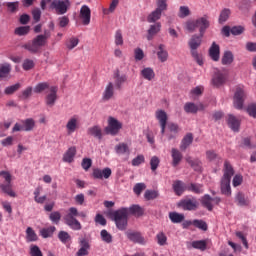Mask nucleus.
<instances>
[{"instance_id":"nucleus-1","label":"nucleus","mask_w":256,"mask_h":256,"mask_svg":"<svg viewBox=\"0 0 256 256\" xmlns=\"http://www.w3.org/2000/svg\"><path fill=\"white\" fill-rule=\"evenodd\" d=\"M224 174L221 179L220 191L222 195L231 197V177L235 175V170L229 161L224 162Z\"/></svg>"},{"instance_id":"nucleus-2","label":"nucleus","mask_w":256,"mask_h":256,"mask_svg":"<svg viewBox=\"0 0 256 256\" xmlns=\"http://www.w3.org/2000/svg\"><path fill=\"white\" fill-rule=\"evenodd\" d=\"M109 217L114 221L119 231H125L129 223V209L122 207L116 211L109 212Z\"/></svg>"},{"instance_id":"nucleus-3","label":"nucleus","mask_w":256,"mask_h":256,"mask_svg":"<svg viewBox=\"0 0 256 256\" xmlns=\"http://www.w3.org/2000/svg\"><path fill=\"white\" fill-rule=\"evenodd\" d=\"M51 37V31L44 30V34L37 35L32 42H28L23 45V49L29 51L30 53H39L41 51V47H45L47 45V40Z\"/></svg>"},{"instance_id":"nucleus-4","label":"nucleus","mask_w":256,"mask_h":256,"mask_svg":"<svg viewBox=\"0 0 256 256\" xmlns=\"http://www.w3.org/2000/svg\"><path fill=\"white\" fill-rule=\"evenodd\" d=\"M209 25H210L209 17L203 16L194 21L187 22L186 29L188 31H195V29H199V33L201 37H203L207 29H209Z\"/></svg>"},{"instance_id":"nucleus-5","label":"nucleus","mask_w":256,"mask_h":256,"mask_svg":"<svg viewBox=\"0 0 256 256\" xmlns=\"http://www.w3.org/2000/svg\"><path fill=\"white\" fill-rule=\"evenodd\" d=\"M75 217H79V211L77 208L71 207L68 210V214L64 216V222L70 229H73V231H81V222H79Z\"/></svg>"},{"instance_id":"nucleus-6","label":"nucleus","mask_w":256,"mask_h":256,"mask_svg":"<svg viewBox=\"0 0 256 256\" xmlns=\"http://www.w3.org/2000/svg\"><path fill=\"white\" fill-rule=\"evenodd\" d=\"M202 42H203V36H201V34L193 35L188 42L191 55L195 59V61L198 63V65H203V58H201V56H199V53L197 52V49L201 47Z\"/></svg>"},{"instance_id":"nucleus-7","label":"nucleus","mask_w":256,"mask_h":256,"mask_svg":"<svg viewBox=\"0 0 256 256\" xmlns=\"http://www.w3.org/2000/svg\"><path fill=\"white\" fill-rule=\"evenodd\" d=\"M121 129H123V123L119 122V120H117L116 118L110 116L108 118V126L105 128L107 135H118Z\"/></svg>"},{"instance_id":"nucleus-8","label":"nucleus","mask_w":256,"mask_h":256,"mask_svg":"<svg viewBox=\"0 0 256 256\" xmlns=\"http://www.w3.org/2000/svg\"><path fill=\"white\" fill-rule=\"evenodd\" d=\"M71 7V2L69 0H54L51 3V8L55 9L57 15H65Z\"/></svg>"},{"instance_id":"nucleus-9","label":"nucleus","mask_w":256,"mask_h":256,"mask_svg":"<svg viewBox=\"0 0 256 256\" xmlns=\"http://www.w3.org/2000/svg\"><path fill=\"white\" fill-rule=\"evenodd\" d=\"M247 97V93L243 89V87H237L234 93V107L235 109H243V103H245V99Z\"/></svg>"},{"instance_id":"nucleus-10","label":"nucleus","mask_w":256,"mask_h":256,"mask_svg":"<svg viewBox=\"0 0 256 256\" xmlns=\"http://www.w3.org/2000/svg\"><path fill=\"white\" fill-rule=\"evenodd\" d=\"M178 206H180L184 211H197L199 209V201L197 198H186L179 202Z\"/></svg>"},{"instance_id":"nucleus-11","label":"nucleus","mask_w":256,"mask_h":256,"mask_svg":"<svg viewBox=\"0 0 256 256\" xmlns=\"http://www.w3.org/2000/svg\"><path fill=\"white\" fill-rule=\"evenodd\" d=\"M200 203L208 211H213L214 205H219L221 203V198L219 197L212 198L211 195L205 194L204 196L201 197Z\"/></svg>"},{"instance_id":"nucleus-12","label":"nucleus","mask_w":256,"mask_h":256,"mask_svg":"<svg viewBox=\"0 0 256 256\" xmlns=\"http://www.w3.org/2000/svg\"><path fill=\"white\" fill-rule=\"evenodd\" d=\"M113 171H111V168L106 167L104 169L101 170V168H93L92 169V177L93 179H109V177H111Z\"/></svg>"},{"instance_id":"nucleus-13","label":"nucleus","mask_w":256,"mask_h":256,"mask_svg":"<svg viewBox=\"0 0 256 256\" xmlns=\"http://www.w3.org/2000/svg\"><path fill=\"white\" fill-rule=\"evenodd\" d=\"M80 248L76 252V256H87L89 255V251L91 250V244L89 243V239L80 238L79 239Z\"/></svg>"},{"instance_id":"nucleus-14","label":"nucleus","mask_w":256,"mask_h":256,"mask_svg":"<svg viewBox=\"0 0 256 256\" xmlns=\"http://www.w3.org/2000/svg\"><path fill=\"white\" fill-rule=\"evenodd\" d=\"M226 81L227 74L221 72V70H216L212 78V85H214V87H221V85H225Z\"/></svg>"},{"instance_id":"nucleus-15","label":"nucleus","mask_w":256,"mask_h":256,"mask_svg":"<svg viewBox=\"0 0 256 256\" xmlns=\"http://www.w3.org/2000/svg\"><path fill=\"white\" fill-rule=\"evenodd\" d=\"M156 119L161 127V135H165V129L167 128V112L165 110L156 111Z\"/></svg>"},{"instance_id":"nucleus-16","label":"nucleus","mask_w":256,"mask_h":256,"mask_svg":"<svg viewBox=\"0 0 256 256\" xmlns=\"http://www.w3.org/2000/svg\"><path fill=\"white\" fill-rule=\"evenodd\" d=\"M79 17L82 21V25H89V23H91V8L87 5H83L80 9Z\"/></svg>"},{"instance_id":"nucleus-17","label":"nucleus","mask_w":256,"mask_h":256,"mask_svg":"<svg viewBox=\"0 0 256 256\" xmlns=\"http://www.w3.org/2000/svg\"><path fill=\"white\" fill-rule=\"evenodd\" d=\"M125 235L133 243H138L139 245H145V243H147L145 241V238L143 236H141V233H139V232L127 231L125 233Z\"/></svg>"},{"instance_id":"nucleus-18","label":"nucleus","mask_w":256,"mask_h":256,"mask_svg":"<svg viewBox=\"0 0 256 256\" xmlns=\"http://www.w3.org/2000/svg\"><path fill=\"white\" fill-rule=\"evenodd\" d=\"M173 191L175 195L181 197L185 191H187V185L184 184L181 180H175L172 184Z\"/></svg>"},{"instance_id":"nucleus-19","label":"nucleus","mask_w":256,"mask_h":256,"mask_svg":"<svg viewBox=\"0 0 256 256\" xmlns=\"http://www.w3.org/2000/svg\"><path fill=\"white\" fill-rule=\"evenodd\" d=\"M228 127L232 129L235 133L239 132V127H241V120L235 117L233 114L228 115Z\"/></svg>"},{"instance_id":"nucleus-20","label":"nucleus","mask_w":256,"mask_h":256,"mask_svg":"<svg viewBox=\"0 0 256 256\" xmlns=\"http://www.w3.org/2000/svg\"><path fill=\"white\" fill-rule=\"evenodd\" d=\"M113 95H115V86L112 82H109L104 89L102 99L104 101H110V99H113Z\"/></svg>"},{"instance_id":"nucleus-21","label":"nucleus","mask_w":256,"mask_h":256,"mask_svg":"<svg viewBox=\"0 0 256 256\" xmlns=\"http://www.w3.org/2000/svg\"><path fill=\"white\" fill-rule=\"evenodd\" d=\"M171 157L172 167H177L181 163V161H183V154L177 148L171 149Z\"/></svg>"},{"instance_id":"nucleus-22","label":"nucleus","mask_w":256,"mask_h":256,"mask_svg":"<svg viewBox=\"0 0 256 256\" xmlns=\"http://www.w3.org/2000/svg\"><path fill=\"white\" fill-rule=\"evenodd\" d=\"M55 101H57V87L51 86L50 93L46 96V105L53 107V105H55Z\"/></svg>"},{"instance_id":"nucleus-23","label":"nucleus","mask_w":256,"mask_h":256,"mask_svg":"<svg viewBox=\"0 0 256 256\" xmlns=\"http://www.w3.org/2000/svg\"><path fill=\"white\" fill-rule=\"evenodd\" d=\"M205 109V107L203 106V104H199V106H197L195 103L193 102H187L184 105V111L185 113H192L195 114L197 113L199 110L203 111Z\"/></svg>"},{"instance_id":"nucleus-24","label":"nucleus","mask_w":256,"mask_h":256,"mask_svg":"<svg viewBox=\"0 0 256 256\" xmlns=\"http://www.w3.org/2000/svg\"><path fill=\"white\" fill-rule=\"evenodd\" d=\"M78 128H79V120L77 119V117L70 118L66 124L68 135L75 133V131H77Z\"/></svg>"},{"instance_id":"nucleus-25","label":"nucleus","mask_w":256,"mask_h":256,"mask_svg":"<svg viewBox=\"0 0 256 256\" xmlns=\"http://www.w3.org/2000/svg\"><path fill=\"white\" fill-rule=\"evenodd\" d=\"M0 189L3 193L8 195L9 197H17L15 191H13V183L12 182H3L0 184Z\"/></svg>"},{"instance_id":"nucleus-26","label":"nucleus","mask_w":256,"mask_h":256,"mask_svg":"<svg viewBox=\"0 0 256 256\" xmlns=\"http://www.w3.org/2000/svg\"><path fill=\"white\" fill-rule=\"evenodd\" d=\"M75 155H77V148L72 146L63 155L64 163H73Z\"/></svg>"},{"instance_id":"nucleus-27","label":"nucleus","mask_w":256,"mask_h":256,"mask_svg":"<svg viewBox=\"0 0 256 256\" xmlns=\"http://www.w3.org/2000/svg\"><path fill=\"white\" fill-rule=\"evenodd\" d=\"M193 144V134L187 133L180 143V150L187 151V149Z\"/></svg>"},{"instance_id":"nucleus-28","label":"nucleus","mask_w":256,"mask_h":256,"mask_svg":"<svg viewBox=\"0 0 256 256\" xmlns=\"http://www.w3.org/2000/svg\"><path fill=\"white\" fill-rule=\"evenodd\" d=\"M186 189L187 191H190L191 193H195L196 195H201L205 192V188L203 184H199V183H190Z\"/></svg>"},{"instance_id":"nucleus-29","label":"nucleus","mask_w":256,"mask_h":256,"mask_svg":"<svg viewBox=\"0 0 256 256\" xmlns=\"http://www.w3.org/2000/svg\"><path fill=\"white\" fill-rule=\"evenodd\" d=\"M168 131L169 133L167 134V137L169 141H172V139H177V135L179 133V125L175 123H169Z\"/></svg>"},{"instance_id":"nucleus-30","label":"nucleus","mask_w":256,"mask_h":256,"mask_svg":"<svg viewBox=\"0 0 256 256\" xmlns=\"http://www.w3.org/2000/svg\"><path fill=\"white\" fill-rule=\"evenodd\" d=\"M87 134L99 140L103 139V130L99 126H92L88 128Z\"/></svg>"},{"instance_id":"nucleus-31","label":"nucleus","mask_w":256,"mask_h":256,"mask_svg":"<svg viewBox=\"0 0 256 256\" xmlns=\"http://www.w3.org/2000/svg\"><path fill=\"white\" fill-rule=\"evenodd\" d=\"M115 151L117 155H131V150L129 149V145H127V143H119L115 146Z\"/></svg>"},{"instance_id":"nucleus-32","label":"nucleus","mask_w":256,"mask_h":256,"mask_svg":"<svg viewBox=\"0 0 256 256\" xmlns=\"http://www.w3.org/2000/svg\"><path fill=\"white\" fill-rule=\"evenodd\" d=\"M157 57H158L159 61H161V63H165V61H167V59H169V52H167V50H165V45L160 44L158 46Z\"/></svg>"},{"instance_id":"nucleus-33","label":"nucleus","mask_w":256,"mask_h":256,"mask_svg":"<svg viewBox=\"0 0 256 256\" xmlns=\"http://www.w3.org/2000/svg\"><path fill=\"white\" fill-rule=\"evenodd\" d=\"M159 31H161V23L157 22L151 25L150 28L148 29V41H151V39H153V37H155V35H157Z\"/></svg>"},{"instance_id":"nucleus-34","label":"nucleus","mask_w":256,"mask_h":256,"mask_svg":"<svg viewBox=\"0 0 256 256\" xmlns=\"http://www.w3.org/2000/svg\"><path fill=\"white\" fill-rule=\"evenodd\" d=\"M22 123V130L29 132L35 129V120L33 118H27L25 120H21Z\"/></svg>"},{"instance_id":"nucleus-35","label":"nucleus","mask_w":256,"mask_h":256,"mask_svg":"<svg viewBox=\"0 0 256 256\" xmlns=\"http://www.w3.org/2000/svg\"><path fill=\"white\" fill-rule=\"evenodd\" d=\"M35 241H39V236H37L35 230H33L31 227H28L26 229V242L35 243Z\"/></svg>"},{"instance_id":"nucleus-36","label":"nucleus","mask_w":256,"mask_h":256,"mask_svg":"<svg viewBox=\"0 0 256 256\" xmlns=\"http://www.w3.org/2000/svg\"><path fill=\"white\" fill-rule=\"evenodd\" d=\"M209 55L212 60L219 61L220 48L215 42L212 43V46L209 49Z\"/></svg>"},{"instance_id":"nucleus-37","label":"nucleus","mask_w":256,"mask_h":256,"mask_svg":"<svg viewBox=\"0 0 256 256\" xmlns=\"http://www.w3.org/2000/svg\"><path fill=\"white\" fill-rule=\"evenodd\" d=\"M233 61H235V56L233 55V52L225 51L221 59L222 65H231Z\"/></svg>"},{"instance_id":"nucleus-38","label":"nucleus","mask_w":256,"mask_h":256,"mask_svg":"<svg viewBox=\"0 0 256 256\" xmlns=\"http://www.w3.org/2000/svg\"><path fill=\"white\" fill-rule=\"evenodd\" d=\"M162 13H163V11L156 8L153 12H151L148 15V17H147L148 23H156V21H159V19H161Z\"/></svg>"},{"instance_id":"nucleus-39","label":"nucleus","mask_w":256,"mask_h":256,"mask_svg":"<svg viewBox=\"0 0 256 256\" xmlns=\"http://www.w3.org/2000/svg\"><path fill=\"white\" fill-rule=\"evenodd\" d=\"M141 75L146 81H153L155 79V71H153V68H144L141 70Z\"/></svg>"},{"instance_id":"nucleus-40","label":"nucleus","mask_w":256,"mask_h":256,"mask_svg":"<svg viewBox=\"0 0 256 256\" xmlns=\"http://www.w3.org/2000/svg\"><path fill=\"white\" fill-rule=\"evenodd\" d=\"M57 231V228L55 226H50L48 228H43L40 230V235L43 237V239H49V237H53V234Z\"/></svg>"},{"instance_id":"nucleus-41","label":"nucleus","mask_w":256,"mask_h":256,"mask_svg":"<svg viewBox=\"0 0 256 256\" xmlns=\"http://www.w3.org/2000/svg\"><path fill=\"white\" fill-rule=\"evenodd\" d=\"M11 73V64L5 63L0 65V79H6Z\"/></svg>"},{"instance_id":"nucleus-42","label":"nucleus","mask_w":256,"mask_h":256,"mask_svg":"<svg viewBox=\"0 0 256 256\" xmlns=\"http://www.w3.org/2000/svg\"><path fill=\"white\" fill-rule=\"evenodd\" d=\"M128 209V215H134L135 217H141L143 215V208L139 205H132Z\"/></svg>"},{"instance_id":"nucleus-43","label":"nucleus","mask_w":256,"mask_h":256,"mask_svg":"<svg viewBox=\"0 0 256 256\" xmlns=\"http://www.w3.org/2000/svg\"><path fill=\"white\" fill-rule=\"evenodd\" d=\"M169 219L172 221V223H183V221H185V215L177 212H170Z\"/></svg>"},{"instance_id":"nucleus-44","label":"nucleus","mask_w":256,"mask_h":256,"mask_svg":"<svg viewBox=\"0 0 256 256\" xmlns=\"http://www.w3.org/2000/svg\"><path fill=\"white\" fill-rule=\"evenodd\" d=\"M193 249H198L199 251L207 250V240H196L191 243Z\"/></svg>"},{"instance_id":"nucleus-45","label":"nucleus","mask_w":256,"mask_h":256,"mask_svg":"<svg viewBox=\"0 0 256 256\" xmlns=\"http://www.w3.org/2000/svg\"><path fill=\"white\" fill-rule=\"evenodd\" d=\"M236 201L240 207H245V206L249 205V201L247 200V198H245V194H243V192L237 193Z\"/></svg>"},{"instance_id":"nucleus-46","label":"nucleus","mask_w":256,"mask_h":256,"mask_svg":"<svg viewBox=\"0 0 256 256\" xmlns=\"http://www.w3.org/2000/svg\"><path fill=\"white\" fill-rule=\"evenodd\" d=\"M186 163L193 167L194 171H201V162L199 160H193L191 156L186 158Z\"/></svg>"},{"instance_id":"nucleus-47","label":"nucleus","mask_w":256,"mask_h":256,"mask_svg":"<svg viewBox=\"0 0 256 256\" xmlns=\"http://www.w3.org/2000/svg\"><path fill=\"white\" fill-rule=\"evenodd\" d=\"M58 239L59 241H61V243L66 245V243H69V241H71V235L68 234L67 231L62 230L58 233Z\"/></svg>"},{"instance_id":"nucleus-48","label":"nucleus","mask_w":256,"mask_h":256,"mask_svg":"<svg viewBox=\"0 0 256 256\" xmlns=\"http://www.w3.org/2000/svg\"><path fill=\"white\" fill-rule=\"evenodd\" d=\"M156 242L160 247H165V245H167V235H165L164 232H159L156 235Z\"/></svg>"},{"instance_id":"nucleus-49","label":"nucleus","mask_w":256,"mask_h":256,"mask_svg":"<svg viewBox=\"0 0 256 256\" xmlns=\"http://www.w3.org/2000/svg\"><path fill=\"white\" fill-rule=\"evenodd\" d=\"M29 31H31V27L29 26H20L15 29V35H19V37H23L24 35H28Z\"/></svg>"},{"instance_id":"nucleus-50","label":"nucleus","mask_w":256,"mask_h":256,"mask_svg":"<svg viewBox=\"0 0 256 256\" xmlns=\"http://www.w3.org/2000/svg\"><path fill=\"white\" fill-rule=\"evenodd\" d=\"M192 225L197 229H201V231H207L208 229L207 222L203 220H193Z\"/></svg>"},{"instance_id":"nucleus-51","label":"nucleus","mask_w":256,"mask_h":256,"mask_svg":"<svg viewBox=\"0 0 256 256\" xmlns=\"http://www.w3.org/2000/svg\"><path fill=\"white\" fill-rule=\"evenodd\" d=\"M19 89H21V84L16 83L12 86L6 87L4 90V93L5 95H13V93H15L16 91H19Z\"/></svg>"},{"instance_id":"nucleus-52","label":"nucleus","mask_w":256,"mask_h":256,"mask_svg":"<svg viewBox=\"0 0 256 256\" xmlns=\"http://www.w3.org/2000/svg\"><path fill=\"white\" fill-rule=\"evenodd\" d=\"M100 236L104 243H113V236L107 230H102Z\"/></svg>"},{"instance_id":"nucleus-53","label":"nucleus","mask_w":256,"mask_h":256,"mask_svg":"<svg viewBox=\"0 0 256 256\" xmlns=\"http://www.w3.org/2000/svg\"><path fill=\"white\" fill-rule=\"evenodd\" d=\"M239 9L242 13H247L251 9V0H242L239 4Z\"/></svg>"},{"instance_id":"nucleus-54","label":"nucleus","mask_w":256,"mask_h":256,"mask_svg":"<svg viewBox=\"0 0 256 256\" xmlns=\"http://www.w3.org/2000/svg\"><path fill=\"white\" fill-rule=\"evenodd\" d=\"M49 219L55 225H59V221H61V212L54 211V212L50 213Z\"/></svg>"},{"instance_id":"nucleus-55","label":"nucleus","mask_w":256,"mask_h":256,"mask_svg":"<svg viewBox=\"0 0 256 256\" xmlns=\"http://www.w3.org/2000/svg\"><path fill=\"white\" fill-rule=\"evenodd\" d=\"M6 7L9 13H16L19 11V2H7Z\"/></svg>"},{"instance_id":"nucleus-56","label":"nucleus","mask_w":256,"mask_h":256,"mask_svg":"<svg viewBox=\"0 0 256 256\" xmlns=\"http://www.w3.org/2000/svg\"><path fill=\"white\" fill-rule=\"evenodd\" d=\"M191 15V10H189V7L187 6H181L179 8L178 17L181 19H185V17H189Z\"/></svg>"},{"instance_id":"nucleus-57","label":"nucleus","mask_w":256,"mask_h":256,"mask_svg":"<svg viewBox=\"0 0 256 256\" xmlns=\"http://www.w3.org/2000/svg\"><path fill=\"white\" fill-rule=\"evenodd\" d=\"M47 89H49V83L41 82L34 87V93H43Z\"/></svg>"},{"instance_id":"nucleus-58","label":"nucleus","mask_w":256,"mask_h":256,"mask_svg":"<svg viewBox=\"0 0 256 256\" xmlns=\"http://www.w3.org/2000/svg\"><path fill=\"white\" fill-rule=\"evenodd\" d=\"M78 45H79V40L75 37L68 39L66 42V47L67 49H69V51L75 49V47H77Z\"/></svg>"},{"instance_id":"nucleus-59","label":"nucleus","mask_w":256,"mask_h":256,"mask_svg":"<svg viewBox=\"0 0 256 256\" xmlns=\"http://www.w3.org/2000/svg\"><path fill=\"white\" fill-rule=\"evenodd\" d=\"M144 197H145V199H147V201H151V200L157 199L159 197V192H157L155 190H146Z\"/></svg>"},{"instance_id":"nucleus-60","label":"nucleus","mask_w":256,"mask_h":256,"mask_svg":"<svg viewBox=\"0 0 256 256\" xmlns=\"http://www.w3.org/2000/svg\"><path fill=\"white\" fill-rule=\"evenodd\" d=\"M229 15H231V10L227 8L223 9L219 16V23H225L229 19Z\"/></svg>"},{"instance_id":"nucleus-61","label":"nucleus","mask_w":256,"mask_h":256,"mask_svg":"<svg viewBox=\"0 0 256 256\" xmlns=\"http://www.w3.org/2000/svg\"><path fill=\"white\" fill-rule=\"evenodd\" d=\"M35 67V62L32 59H25L23 64H22V69L24 71H31Z\"/></svg>"},{"instance_id":"nucleus-62","label":"nucleus","mask_w":256,"mask_h":256,"mask_svg":"<svg viewBox=\"0 0 256 256\" xmlns=\"http://www.w3.org/2000/svg\"><path fill=\"white\" fill-rule=\"evenodd\" d=\"M30 255L31 256H43V252H41V248H39V246L32 244L30 246Z\"/></svg>"},{"instance_id":"nucleus-63","label":"nucleus","mask_w":256,"mask_h":256,"mask_svg":"<svg viewBox=\"0 0 256 256\" xmlns=\"http://www.w3.org/2000/svg\"><path fill=\"white\" fill-rule=\"evenodd\" d=\"M127 82V75H116V81H115V85L117 87V89H121V85H123V83Z\"/></svg>"},{"instance_id":"nucleus-64","label":"nucleus","mask_w":256,"mask_h":256,"mask_svg":"<svg viewBox=\"0 0 256 256\" xmlns=\"http://www.w3.org/2000/svg\"><path fill=\"white\" fill-rule=\"evenodd\" d=\"M247 113L250 117L256 119V104H250L247 107Z\"/></svg>"}]
</instances>
